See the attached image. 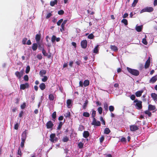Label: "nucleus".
I'll list each match as a JSON object with an SVG mask.
<instances>
[{
	"label": "nucleus",
	"mask_w": 157,
	"mask_h": 157,
	"mask_svg": "<svg viewBox=\"0 0 157 157\" xmlns=\"http://www.w3.org/2000/svg\"><path fill=\"white\" fill-rule=\"evenodd\" d=\"M46 126L48 128H50L53 127V124L51 121H49L47 123Z\"/></svg>",
	"instance_id": "11"
},
{
	"label": "nucleus",
	"mask_w": 157,
	"mask_h": 157,
	"mask_svg": "<svg viewBox=\"0 0 157 157\" xmlns=\"http://www.w3.org/2000/svg\"><path fill=\"white\" fill-rule=\"evenodd\" d=\"M30 69V67L29 66H28L27 67L26 70V73H28Z\"/></svg>",
	"instance_id": "48"
},
{
	"label": "nucleus",
	"mask_w": 157,
	"mask_h": 157,
	"mask_svg": "<svg viewBox=\"0 0 157 157\" xmlns=\"http://www.w3.org/2000/svg\"><path fill=\"white\" fill-rule=\"evenodd\" d=\"M109 109L110 112L113 111L114 110V107L113 106H110L109 107Z\"/></svg>",
	"instance_id": "46"
},
{
	"label": "nucleus",
	"mask_w": 157,
	"mask_h": 157,
	"mask_svg": "<svg viewBox=\"0 0 157 157\" xmlns=\"http://www.w3.org/2000/svg\"><path fill=\"white\" fill-rule=\"evenodd\" d=\"M83 135L84 137L86 138L89 136V132L88 131H85L83 133Z\"/></svg>",
	"instance_id": "18"
},
{
	"label": "nucleus",
	"mask_w": 157,
	"mask_h": 157,
	"mask_svg": "<svg viewBox=\"0 0 157 157\" xmlns=\"http://www.w3.org/2000/svg\"><path fill=\"white\" fill-rule=\"evenodd\" d=\"M27 132V130H25L24 132H23L21 135V140H25L26 138V134Z\"/></svg>",
	"instance_id": "10"
},
{
	"label": "nucleus",
	"mask_w": 157,
	"mask_h": 157,
	"mask_svg": "<svg viewBox=\"0 0 157 157\" xmlns=\"http://www.w3.org/2000/svg\"><path fill=\"white\" fill-rule=\"evenodd\" d=\"M68 140V139L67 137H63V141L64 142H67Z\"/></svg>",
	"instance_id": "49"
},
{
	"label": "nucleus",
	"mask_w": 157,
	"mask_h": 157,
	"mask_svg": "<svg viewBox=\"0 0 157 157\" xmlns=\"http://www.w3.org/2000/svg\"><path fill=\"white\" fill-rule=\"evenodd\" d=\"M138 0H134L133 2L132 3V6L134 7H135L137 2H138Z\"/></svg>",
	"instance_id": "34"
},
{
	"label": "nucleus",
	"mask_w": 157,
	"mask_h": 157,
	"mask_svg": "<svg viewBox=\"0 0 157 157\" xmlns=\"http://www.w3.org/2000/svg\"><path fill=\"white\" fill-rule=\"evenodd\" d=\"M130 130L132 131H135L138 129V126L136 125H131L130 126Z\"/></svg>",
	"instance_id": "9"
},
{
	"label": "nucleus",
	"mask_w": 157,
	"mask_h": 157,
	"mask_svg": "<svg viewBox=\"0 0 157 157\" xmlns=\"http://www.w3.org/2000/svg\"><path fill=\"white\" fill-rule=\"evenodd\" d=\"M17 154L18 155H19L20 156H21V150L20 148H19V149L18 150Z\"/></svg>",
	"instance_id": "61"
},
{
	"label": "nucleus",
	"mask_w": 157,
	"mask_h": 157,
	"mask_svg": "<svg viewBox=\"0 0 157 157\" xmlns=\"http://www.w3.org/2000/svg\"><path fill=\"white\" fill-rule=\"evenodd\" d=\"M104 137L103 136H102L100 138V141L101 143H102L103 142L104 140Z\"/></svg>",
	"instance_id": "58"
},
{
	"label": "nucleus",
	"mask_w": 157,
	"mask_h": 157,
	"mask_svg": "<svg viewBox=\"0 0 157 157\" xmlns=\"http://www.w3.org/2000/svg\"><path fill=\"white\" fill-rule=\"evenodd\" d=\"M98 45H97L94 48V53H97L98 51Z\"/></svg>",
	"instance_id": "30"
},
{
	"label": "nucleus",
	"mask_w": 157,
	"mask_h": 157,
	"mask_svg": "<svg viewBox=\"0 0 157 157\" xmlns=\"http://www.w3.org/2000/svg\"><path fill=\"white\" fill-rule=\"evenodd\" d=\"M49 98L50 100L53 101L54 100V97L52 94H50L49 95Z\"/></svg>",
	"instance_id": "33"
},
{
	"label": "nucleus",
	"mask_w": 157,
	"mask_h": 157,
	"mask_svg": "<svg viewBox=\"0 0 157 157\" xmlns=\"http://www.w3.org/2000/svg\"><path fill=\"white\" fill-rule=\"evenodd\" d=\"M43 78L42 79V81L43 82H45L48 80V77L46 76H43Z\"/></svg>",
	"instance_id": "36"
},
{
	"label": "nucleus",
	"mask_w": 157,
	"mask_h": 157,
	"mask_svg": "<svg viewBox=\"0 0 157 157\" xmlns=\"http://www.w3.org/2000/svg\"><path fill=\"white\" fill-rule=\"evenodd\" d=\"M110 132V131L108 128H105L104 130V133L106 134H109Z\"/></svg>",
	"instance_id": "28"
},
{
	"label": "nucleus",
	"mask_w": 157,
	"mask_h": 157,
	"mask_svg": "<svg viewBox=\"0 0 157 157\" xmlns=\"http://www.w3.org/2000/svg\"><path fill=\"white\" fill-rule=\"evenodd\" d=\"M149 110H147L144 111V113L147 114L149 117H151V113L149 111Z\"/></svg>",
	"instance_id": "31"
},
{
	"label": "nucleus",
	"mask_w": 157,
	"mask_h": 157,
	"mask_svg": "<svg viewBox=\"0 0 157 157\" xmlns=\"http://www.w3.org/2000/svg\"><path fill=\"white\" fill-rule=\"evenodd\" d=\"M25 140H21V147H24Z\"/></svg>",
	"instance_id": "44"
},
{
	"label": "nucleus",
	"mask_w": 157,
	"mask_h": 157,
	"mask_svg": "<svg viewBox=\"0 0 157 157\" xmlns=\"http://www.w3.org/2000/svg\"><path fill=\"white\" fill-rule=\"evenodd\" d=\"M89 82L88 80H85L84 81L83 85L84 86H86L89 85Z\"/></svg>",
	"instance_id": "26"
},
{
	"label": "nucleus",
	"mask_w": 157,
	"mask_h": 157,
	"mask_svg": "<svg viewBox=\"0 0 157 157\" xmlns=\"http://www.w3.org/2000/svg\"><path fill=\"white\" fill-rule=\"evenodd\" d=\"M88 101L86 100L85 101V102L83 105V108L84 109H85L88 104Z\"/></svg>",
	"instance_id": "35"
},
{
	"label": "nucleus",
	"mask_w": 157,
	"mask_h": 157,
	"mask_svg": "<svg viewBox=\"0 0 157 157\" xmlns=\"http://www.w3.org/2000/svg\"><path fill=\"white\" fill-rule=\"evenodd\" d=\"M63 21V19H61L60 20H59L57 22V24L58 25H60L62 22Z\"/></svg>",
	"instance_id": "43"
},
{
	"label": "nucleus",
	"mask_w": 157,
	"mask_h": 157,
	"mask_svg": "<svg viewBox=\"0 0 157 157\" xmlns=\"http://www.w3.org/2000/svg\"><path fill=\"white\" fill-rule=\"evenodd\" d=\"M104 108L106 111L108 110V105L106 103H105L104 104Z\"/></svg>",
	"instance_id": "47"
},
{
	"label": "nucleus",
	"mask_w": 157,
	"mask_h": 157,
	"mask_svg": "<svg viewBox=\"0 0 157 157\" xmlns=\"http://www.w3.org/2000/svg\"><path fill=\"white\" fill-rule=\"evenodd\" d=\"M146 12H152L154 10L153 7H145Z\"/></svg>",
	"instance_id": "12"
},
{
	"label": "nucleus",
	"mask_w": 157,
	"mask_h": 157,
	"mask_svg": "<svg viewBox=\"0 0 157 157\" xmlns=\"http://www.w3.org/2000/svg\"><path fill=\"white\" fill-rule=\"evenodd\" d=\"M58 138L55 134L52 133L50 135L49 140L52 142L55 143L58 141Z\"/></svg>",
	"instance_id": "3"
},
{
	"label": "nucleus",
	"mask_w": 157,
	"mask_h": 157,
	"mask_svg": "<svg viewBox=\"0 0 157 157\" xmlns=\"http://www.w3.org/2000/svg\"><path fill=\"white\" fill-rule=\"evenodd\" d=\"M67 21V20H64L63 21V23L61 24V27L63 29H64V28L65 26V25Z\"/></svg>",
	"instance_id": "27"
},
{
	"label": "nucleus",
	"mask_w": 157,
	"mask_h": 157,
	"mask_svg": "<svg viewBox=\"0 0 157 157\" xmlns=\"http://www.w3.org/2000/svg\"><path fill=\"white\" fill-rule=\"evenodd\" d=\"M19 126L18 124L17 123L16 124L14 127V128L15 129L17 130L18 129Z\"/></svg>",
	"instance_id": "56"
},
{
	"label": "nucleus",
	"mask_w": 157,
	"mask_h": 157,
	"mask_svg": "<svg viewBox=\"0 0 157 157\" xmlns=\"http://www.w3.org/2000/svg\"><path fill=\"white\" fill-rule=\"evenodd\" d=\"M37 58L39 59H42V56L41 54H38L36 56Z\"/></svg>",
	"instance_id": "55"
},
{
	"label": "nucleus",
	"mask_w": 157,
	"mask_h": 157,
	"mask_svg": "<svg viewBox=\"0 0 157 157\" xmlns=\"http://www.w3.org/2000/svg\"><path fill=\"white\" fill-rule=\"evenodd\" d=\"M142 42L143 44H144L145 45H147V40L145 38L143 39L142 40Z\"/></svg>",
	"instance_id": "50"
},
{
	"label": "nucleus",
	"mask_w": 157,
	"mask_h": 157,
	"mask_svg": "<svg viewBox=\"0 0 157 157\" xmlns=\"http://www.w3.org/2000/svg\"><path fill=\"white\" fill-rule=\"evenodd\" d=\"M134 105L137 109H140L142 108V101L136 100L134 101Z\"/></svg>",
	"instance_id": "2"
},
{
	"label": "nucleus",
	"mask_w": 157,
	"mask_h": 157,
	"mask_svg": "<svg viewBox=\"0 0 157 157\" xmlns=\"http://www.w3.org/2000/svg\"><path fill=\"white\" fill-rule=\"evenodd\" d=\"M56 116V112H53L52 114V117L53 118H55Z\"/></svg>",
	"instance_id": "57"
},
{
	"label": "nucleus",
	"mask_w": 157,
	"mask_h": 157,
	"mask_svg": "<svg viewBox=\"0 0 157 157\" xmlns=\"http://www.w3.org/2000/svg\"><path fill=\"white\" fill-rule=\"evenodd\" d=\"M155 109V106L151 105H148V110L149 111L154 110Z\"/></svg>",
	"instance_id": "15"
},
{
	"label": "nucleus",
	"mask_w": 157,
	"mask_h": 157,
	"mask_svg": "<svg viewBox=\"0 0 157 157\" xmlns=\"http://www.w3.org/2000/svg\"><path fill=\"white\" fill-rule=\"evenodd\" d=\"M52 16V14L51 13H48L47 16H46V18L48 19V18H49L51 16Z\"/></svg>",
	"instance_id": "62"
},
{
	"label": "nucleus",
	"mask_w": 157,
	"mask_h": 157,
	"mask_svg": "<svg viewBox=\"0 0 157 157\" xmlns=\"http://www.w3.org/2000/svg\"><path fill=\"white\" fill-rule=\"evenodd\" d=\"M57 2V0H54L53 1H51L50 2V5L53 6H54V5L55 4H56Z\"/></svg>",
	"instance_id": "22"
},
{
	"label": "nucleus",
	"mask_w": 157,
	"mask_h": 157,
	"mask_svg": "<svg viewBox=\"0 0 157 157\" xmlns=\"http://www.w3.org/2000/svg\"><path fill=\"white\" fill-rule=\"evenodd\" d=\"M39 87L41 90H43L45 88L46 85L44 83H42L40 84Z\"/></svg>",
	"instance_id": "17"
},
{
	"label": "nucleus",
	"mask_w": 157,
	"mask_h": 157,
	"mask_svg": "<svg viewBox=\"0 0 157 157\" xmlns=\"http://www.w3.org/2000/svg\"><path fill=\"white\" fill-rule=\"evenodd\" d=\"M110 48L112 50L114 51H117L118 50L117 47L114 45H111L110 46Z\"/></svg>",
	"instance_id": "21"
},
{
	"label": "nucleus",
	"mask_w": 157,
	"mask_h": 157,
	"mask_svg": "<svg viewBox=\"0 0 157 157\" xmlns=\"http://www.w3.org/2000/svg\"><path fill=\"white\" fill-rule=\"evenodd\" d=\"M92 124L94 125L99 126L101 125V123L99 121H97L95 118H93Z\"/></svg>",
	"instance_id": "6"
},
{
	"label": "nucleus",
	"mask_w": 157,
	"mask_h": 157,
	"mask_svg": "<svg viewBox=\"0 0 157 157\" xmlns=\"http://www.w3.org/2000/svg\"><path fill=\"white\" fill-rule=\"evenodd\" d=\"M71 103V100L68 99L67 100V106L68 108H70V105Z\"/></svg>",
	"instance_id": "25"
},
{
	"label": "nucleus",
	"mask_w": 157,
	"mask_h": 157,
	"mask_svg": "<svg viewBox=\"0 0 157 157\" xmlns=\"http://www.w3.org/2000/svg\"><path fill=\"white\" fill-rule=\"evenodd\" d=\"M121 22L124 23L125 25H127L128 24L127 21L126 19H123L122 20Z\"/></svg>",
	"instance_id": "40"
},
{
	"label": "nucleus",
	"mask_w": 157,
	"mask_h": 157,
	"mask_svg": "<svg viewBox=\"0 0 157 157\" xmlns=\"http://www.w3.org/2000/svg\"><path fill=\"white\" fill-rule=\"evenodd\" d=\"M84 144L80 142L78 144V146L79 148H82L83 147Z\"/></svg>",
	"instance_id": "32"
},
{
	"label": "nucleus",
	"mask_w": 157,
	"mask_h": 157,
	"mask_svg": "<svg viewBox=\"0 0 157 157\" xmlns=\"http://www.w3.org/2000/svg\"><path fill=\"white\" fill-rule=\"evenodd\" d=\"M25 106H26L25 103H24L22 105H21V107L22 109H24L25 108Z\"/></svg>",
	"instance_id": "53"
},
{
	"label": "nucleus",
	"mask_w": 157,
	"mask_h": 157,
	"mask_svg": "<svg viewBox=\"0 0 157 157\" xmlns=\"http://www.w3.org/2000/svg\"><path fill=\"white\" fill-rule=\"evenodd\" d=\"M29 85L28 83H26L25 84H21L20 86V89L24 90L26 88L29 87Z\"/></svg>",
	"instance_id": "8"
},
{
	"label": "nucleus",
	"mask_w": 157,
	"mask_h": 157,
	"mask_svg": "<svg viewBox=\"0 0 157 157\" xmlns=\"http://www.w3.org/2000/svg\"><path fill=\"white\" fill-rule=\"evenodd\" d=\"M151 62V58L149 57L146 61L144 67L145 68H147L149 66Z\"/></svg>",
	"instance_id": "7"
},
{
	"label": "nucleus",
	"mask_w": 157,
	"mask_h": 157,
	"mask_svg": "<svg viewBox=\"0 0 157 157\" xmlns=\"http://www.w3.org/2000/svg\"><path fill=\"white\" fill-rule=\"evenodd\" d=\"M127 69L130 73L133 75L136 76L139 74V71L137 70L132 69L128 67H127Z\"/></svg>",
	"instance_id": "1"
},
{
	"label": "nucleus",
	"mask_w": 157,
	"mask_h": 157,
	"mask_svg": "<svg viewBox=\"0 0 157 157\" xmlns=\"http://www.w3.org/2000/svg\"><path fill=\"white\" fill-rule=\"evenodd\" d=\"M56 36L54 35L52 36L51 38V41L52 43H54L55 42L56 40Z\"/></svg>",
	"instance_id": "45"
},
{
	"label": "nucleus",
	"mask_w": 157,
	"mask_h": 157,
	"mask_svg": "<svg viewBox=\"0 0 157 157\" xmlns=\"http://www.w3.org/2000/svg\"><path fill=\"white\" fill-rule=\"evenodd\" d=\"M64 116L66 118L70 117V112H67V113H66L64 115Z\"/></svg>",
	"instance_id": "39"
},
{
	"label": "nucleus",
	"mask_w": 157,
	"mask_h": 157,
	"mask_svg": "<svg viewBox=\"0 0 157 157\" xmlns=\"http://www.w3.org/2000/svg\"><path fill=\"white\" fill-rule=\"evenodd\" d=\"M83 115L85 117H88L90 116V114L87 112H84L83 113Z\"/></svg>",
	"instance_id": "37"
},
{
	"label": "nucleus",
	"mask_w": 157,
	"mask_h": 157,
	"mask_svg": "<svg viewBox=\"0 0 157 157\" xmlns=\"http://www.w3.org/2000/svg\"><path fill=\"white\" fill-rule=\"evenodd\" d=\"M27 40V39L26 38H24L23 39L22 41V43L24 44H26V42Z\"/></svg>",
	"instance_id": "52"
},
{
	"label": "nucleus",
	"mask_w": 157,
	"mask_h": 157,
	"mask_svg": "<svg viewBox=\"0 0 157 157\" xmlns=\"http://www.w3.org/2000/svg\"><path fill=\"white\" fill-rule=\"evenodd\" d=\"M23 111H21L19 114V117H21L23 116Z\"/></svg>",
	"instance_id": "63"
},
{
	"label": "nucleus",
	"mask_w": 157,
	"mask_h": 157,
	"mask_svg": "<svg viewBox=\"0 0 157 157\" xmlns=\"http://www.w3.org/2000/svg\"><path fill=\"white\" fill-rule=\"evenodd\" d=\"M38 47V44L36 43L33 44L32 48L33 51H35L37 49Z\"/></svg>",
	"instance_id": "20"
},
{
	"label": "nucleus",
	"mask_w": 157,
	"mask_h": 157,
	"mask_svg": "<svg viewBox=\"0 0 157 157\" xmlns=\"http://www.w3.org/2000/svg\"><path fill=\"white\" fill-rule=\"evenodd\" d=\"M82 47L83 48H85L87 46V41L86 40H83L82 41L81 43Z\"/></svg>",
	"instance_id": "5"
},
{
	"label": "nucleus",
	"mask_w": 157,
	"mask_h": 157,
	"mask_svg": "<svg viewBox=\"0 0 157 157\" xmlns=\"http://www.w3.org/2000/svg\"><path fill=\"white\" fill-rule=\"evenodd\" d=\"M92 117L93 118H94V117L95 116L96 112L95 111L93 110H92Z\"/></svg>",
	"instance_id": "41"
},
{
	"label": "nucleus",
	"mask_w": 157,
	"mask_h": 157,
	"mask_svg": "<svg viewBox=\"0 0 157 157\" xmlns=\"http://www.w3.org/2000/svg\"><path fill=\"white\" fill-rule=\"evenodd\" d=\"M24 80L28 81L29 80L28 76L27 75H25L24 76Z\"/></svg>",
	"instance_id": "51"
},
{
	"label": "nucleus",
	"mask_w": 157,
	"mask_h": 157,
	"mask_svg": "<svg viewBox=\"0 0 157 157\" xmlns=\"http://www.w3.org/2000/svg\"><path fill=\"white\" fill-rule=\"evenodd\" d=\"M64 12V11L63 10H61L58 12V13L59 15H62L63 14Z\"/></svg>",
	"instance_id": "54"
},
{
	"label": "nucleus",
	"mask_w": 157,
	"mask_h": 157,
	"mask_svg": "<svg viewBox=\"0 0 157 157\" xmlns=\"http://www.w3.org/2000/svg\"><path fill=\"white\" fill-rule=\"evenodd\" d=\"M143 92V90L138 91L136 92V95L137 97H140Z\"/></svg>",
	"instance_id": "16"
},
{
	"label": "nucleus",
	"mask_w": 157,
	"mask_h": 157,
	"mask_svg": "<svg viewBox=\"0 0 157 157\" xmlns=\"http://www.w3.org/2000/svg\"><path fill=\"white\" fill-rule=\"evenodd\" d=\"M98 111L100 114H101L103 111L102 108L101 107H99L98 108Z\"/></svg>",
	"instance_id": "29"
},
{
	"label": "nucleus",
	"mask_w": 157,
	"mask_h": 157,
	"mask_svg": "<svg viewBox=\"0 0 157 157\" xmlns=\"http://www.w3.org/2000/svg\"><path fill=\"white\" fill-rule=\"evenodd\" d=\"M157 5V0H155L154 2V5L155 6Z\"/></svg>",
	"instance_id": "64"
},
{
	"label": "nucleus",
	"mask_w": 157,
	"mask_h": 157,
	"mask_svg": "<svg viewBox=\"0 0 157 157\" xmlns=\"http://www.w3.org/2000/svg\"><path fill=\"white\" fill-rule=\"evenodd\" d=\"M130 98L132 100H133L135 98V96L134 95H132L130 96Z\"/></svg>",
	"instance_id": "60"
},
{
	"label": "nucleus",
	"mask_w": 157,
	"mask_h": 157,
	"mask_svg": "<svg viewBox=\"0 0 157 157\" xmlns=\"http://www.w3.org/2000/svg\"><path fill=\"white\" fill-rule=\"evenodd\" d=\"M40 39V34H37L36 35L35 37V39L37 44L39 42V41Z\"/></svg>",
	"instance_id": "14"
},
{
	"label": "nucleus",
	"mask_w": 157,
	"mask_h": 157,
	"mask_svg": "<svg viewBox=\"0 0 157 157\" xmlns=\"http://www.w3.org/2000/svg\"><path fill=\"white\" fill-rule=\"evenodd\" d=\"M42 52L43 54L45 56H48V54L46 53V51L43 48H42Z\"/></svg>",
	"instance_id": "38"
},
{
	"label": "nucleus",
	"mask_w": 157,
	"mask_h": 157,
	"mask_svg": "<svg viewBox=\"0 0 157 157\" xmlns=\"http://www.w3.org/2000/svg\"><path fill=\"white\" fill-rule=\"evenodd\" d=\"M151 97L154 101H157V95L156 94L152 93L151 94Z\"/></svg>",
	"instance_id": "13"
},
{
	"label": "nucleus",
	"mask_w": 157,
	"mask_h": 157,
	"mask_svg": "<svg viewBox=\"0 0 157 157\" xmlns=\"http://www.w3.org/2000/svg\"><path fill=\"white\" fill-rule=\"evenodd\" d=\"M146 12V10L145 9V8H144L143 9H142L141 11H140V13H142L144 12Z\"/></svg>",
	"instance_id": "59"
},
{
	"label": "nucleus",
	"mask_w": 157,
	"mask_h": 157,
	"mask_svg": "<svg viewBox=\"0 0 157 157\" xmlns=\"http://www.w3.org/2000/svg\"><path fill=\"white\" fill-rule=\"evenodd\" d=\"M157 80V77L156 76L152 77L150 79V82L152 83H154Z\"/></svg>",
	"instance_id": "19"
},
{
	"label": "nucleus",
	"mask_w": 157,
	"mask_h": 157,
	"mask_svg": "<svg viewBox=\"0 0 157 157\" xmlns=\"http://www.w3.org/2000/svg\"><path fill=\"white\" fill-rule=\"evenodd\" d=\"M142 29V26H136V29L138 32H140L141 31Z\"/></svg>",
	"instance_id": "23"
},
{
	"label": "nucleus",
	"mask_w": 157,
	"mask_h": 157,
	"mask_svg": "<svg viewBox=\"0 0 157 157\" xmlns=\"http://www.w3.org/2000/svg\"><path fill=\"white\" fill-rule=\"evenodd\" d=\"M94 37V35L92 33H91L88 36V38L90 39H93Z\"/></svg>",
	"instance_id": "42"
},
{
	"label": "nucleus",
	"mask_w": 157,
	"mask_h": 157,
	"mask_svg": "<svg viewBox=\"0 0 157 157\" xmlns=\"http://www.w3.org/2000/svg\"><path fill=\"white\" fill-rule=\"evenodd\" d=\"M23 70H21L20 72L16 71L15 74L16 76L19 79H20L23 74Z\"/></svg>",
	"instance_id": "4"
},
{
	"label": "nucleus",
	"mask_w": 157,
	"mask_h": 157,
	"mask_svg": "<svg viewBox=\"0 0 157 157\" xmlns=\"http://www.w3.org/2000/svg\"><path fill=\"white\" fill-rule=\"evenodd\" d=\"M46 71L44 70H42L40 72V74L41 76H43L46 73Z\"/></svg>",
	"instance_id": "24"
}]
</instances>
